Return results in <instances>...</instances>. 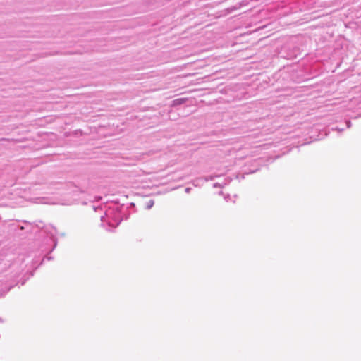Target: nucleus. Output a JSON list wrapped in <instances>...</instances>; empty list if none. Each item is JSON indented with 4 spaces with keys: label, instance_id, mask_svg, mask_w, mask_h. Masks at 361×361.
I'll return each instance as SVG.
<instances>
[{
    "label": "nucleus",
    "instance_id": "nucleus-1",
    "mask_svg": "<svg viewBox=\"0 0 361 361\" xmlns=\"http://www.w3.org/2000/svg\"><path fill=\"white\" fill-rule=\"evenodd\" d=\"M51 257H50V256H47V259L48 260L51 259Z\"/></svg>",
    "mask_w": 361,
    "mask_h": 361
},
{
    "label": "nucleus",
    "instance_id": "nucleus-2",
    "mask_svg": "<svg viewBox=\"0 0 361 361\" xmlns=\"http://www.w3.org/2000/svg\"><path fill=\"white\" fill-rule=\"evenodd\" d=\"M44 259H44V258H43V259H42V262H41V263H42V262L44 261Z\"/></svg>",
    "mask_w": 361,
    "mask_h": 361
}]
</instances>
